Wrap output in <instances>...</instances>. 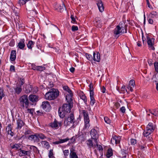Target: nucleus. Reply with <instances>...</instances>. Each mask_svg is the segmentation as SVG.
Listing matches in <instances>:
<instances>
[{"label": "nucleus", "instance_id": "37998d69", "mask_svg": "<svg viewBox=\"0 0 158 158\" xmlns=\"http://www.w3.org/2000/svg\"><path fill=\"white\" fill-rule=\"evenodd\" d=\"M69 140V139L68 138H67L65 139H59V142L60 143H63L64 142H65L67 141H68Z\"/></svg>", "mask_w": 158, "mask_h": 158}, {"label": "nucleus", "instance_id": "7ed1b4c3", "mask_svg": "<svg viewBox=\"0 0 158 158\" xmlns=\"http://www.w3.org/2000/svg\"><path fill=\"white\" fill-rule=\"evenodd\" d=\"M19 105L23 109L25 107L27 108L29 104V101L27 95H24L20 97L19 99Z\"/></svg>", "mask_w": 158, "mask_h": 158}, {"label": "nucleus", "instance_id": "dca6fc26", "mask_svg": "<svg viewBox=\"0 0 158 158\" xmlns=\"http://www.w3.org/2000/svg\"><path fill=\"white\" fill-rule=\"evenodd\" d=\"M17 46L20 49H23L25 46V40L24 39H20Z\"/></svg>", "mask_w": 158, "mask_h": 158}, {"label": "nucleus", "instance_id": "052dcab7", "mask_svg": "<svg viewBox=\"0 0 158 158\" xmlns=\"http://www.w3.org/2000/svg\"><path fill=\"white\" fill-rule=\"evenodd\" d=\"M110 142L113 145L116 144V142L114 136L110 140Z\"/></svg>", "mask_w": 158, "mask_h": 158}, {"label": "nucleus", "instance_id": "79ce46f5", "mask_svg": "<svg viewBox=\"0 0 158 158\" xmlns=\"http://www.w3.org/2000/svg\"><path fill=\"white\" fill-rule=\"evenodd\" d=\"M58 8L60 10V11H61V10L62 9L64 10L65 8L64 4L63 3H62L61 5H60L59 6H58Z\"/></svg>", "mask_w": 158, "mask_h": 158}, {"label": "nucleus", "instance_id": "6ab92c4d", "mask_svg": "<svg viewBox=\"0 0 158 158\" xmlns=\"http://www.w3.org/2000/svg\"><path fill=\"white\" fill-rule=\"evenodd\" d=\"M6 131H7V134L10 135L11 136L15 135L14 133L12 131L11 125L10 124L8 125L6 128Z\"/></svg>", "mask_w": 158, "mask_h": 158}, {"label": "nucleus", "instance_id": "9d476101", "mask_svg": "<svg viewBox=\"0 0 158 158\" xmlns=\"http://www.w3.org/2000/svg\"><path fill=\"white\" fill-rule=\"evenodd\" d=\"M73 104L71 105L70 103H67L63 105L62 110L66 113H69L71 111V108L72 107Z\"/></svg>", "mask_w": 158, "mask_h": 158}, {"label": "nucleus", "instance_id": "20e7f679", "mask_svg": "<svg viewBox=\"0 0 158 158\" xmlns=\"http://www.w3.org/2000/svg\"><path fill=\"white\" fill-rule=\"evenodd\" d=\"M120 23L119 25L117 26L114 30V33L116 35V36L120 34H122L127 32V25L126 24L124 27H120Z\"/></svg>", "mask_w": 158, "mask_h": 158}, {"label": "nucleus", "instance_id": "393cba45", "mask_svg": "<svg viewBox=\"0 0 158 158\" xmlns=\"http://www.w3.org/2000/svg\"><path fill=\"white\" fill-rule=\"evenodd\" d=\"M16 87L14 89L15 90V93L17 94H20L22 91L21 86L18 85L17 84H16Z\"/></svg>", "mask_w": 158, "mask_h": 158}, {"label": "nucleus", "instance_id": "e2e57ef3", "mask_svg": "<svg viewBox=\"0 0 158 158\" xmlns=\"http://www.w3.org/2000/svg\"><path fill=\"white\" fill-rule=\"evenodd\" d=\"M125 108L124 106H122L120 109V110L123 113H124L125 112Z\"/></svg>", "mask_w": 158, "mask_h": 158}, {"label": "nucleus", "instance_id": "0e129e2a", "mask_svg": "<svg viewBox=\"0 0 158 158\" xmlns=\"http://www.w3.org/2000/svg\"><path fill=\"white\" fill-rule=\"evenodd\" d=\"M71 18L72 19V22L74 23L76 22V20L74 18V16L73 15H71Z\"/></svg>", "mask_w": 158, "mask_h": 158}, {"label": "nucleus", "instance_id": "c756f323", "mask_svg": "<svg viewBox=\"0 0 158 158\" xmlns=\"http://www.w3.org/2000/svg\"><path fill=\"white\" fill-rule=\"evenodd\" d=\"M113 155L112 150L111 148H109L107 150L106 154V156L108 158H110Z\"/></svg>", "mask_w": 158, "mask_h": 158}, {"label": "nucleus", "instance_id": "b1692460", "mask_svg": "<svg viewBox=\"0 0 158 158\" xmlns=\"http://www.w3.org/2000/svg\"><path fill=\"white\" fill-rule=\"evenodd\" d=\"M16 51L15 50H12L10 53V59L11 61H14L16 58Z\"/></svg>", "mask_w": 158, "mask_h": 158}, {"label": "nucleus", "instance_id": "c9c22d12", "mask_svg": "<svg viewBox=\"0 0 158 158\" xmlns=\"http://www.w3.org/2000/svg\"><path fill=\"white\" fill-rule=\"evenodd\" d=\"M85 56L86 58L90 61H92L93 59V58L92 56L88 53H85Z\"/></svg>", "mask_w": 158, "mask_h": 158}, {"label": "nucleus", "instance_id": "6e6d98bb", "mask_svg": "<svg viewBox=\"0 0 158 158\" xmlns=\"http://www.w3.org/2000/svg\"><path fill=\"white\" fill-rule=\"evenodd\" d=\"M81 98L83 100V101L84 102L86 103L87 102V98L86 97V96L85 95H82L81 97Z\"/></svg>", "mask_w": 158, "mask_h": 158}, {"label": "nucleus", "instance_id": "3c124183", "mask_svg": "<svg viewBox=\"0 0 158 158\" xmlns=\"http://www.w3.org/2000/svg\"><path fill=\"white\" fill-rule=\"evenodd\" d=\"M34 112V109H27V113H28L33 115Z\"/></svg>", "mask_w": 158, "mask_h": 158}, {"label": "nucleus", "instance_id": "864d4df0", "mask_svg": "<svg viewBox=\"0 0 158 158\" xmlns=\"http://www.w3.org/2000/svg\"><path fill=\"white\" fill-rule=\"evenodd\" d=\"M136 140L134 139H130V143L131 145H135L136 143Z\"/></svg>", "mask_w": 158, "mask_h": 158}, {"label": "nucleus", "instance_id": "39448f33", "mask_svg": "<svg viewBox=\"0 0 158 158\" xmlns=\"http://www.w3.org/2000/svg\"><path fill=\"white\" fill-rule=\"evenodd\" d=\"M82 112L83 114L84 120V128H88L90 126V120L88 113L87 111L84 110H82Z\"/></svg>", "mask_w": 158, "mask_h": 158}, {"label": "nucleus", "instance_id": "cd10ccee", "mask_svg": "<svg viewBox=\"0 0 158 158\" xmlns=\"http://www.w3.org/2000/svg\"><path fill=\"white\" fill-rule=\"evenodd\" d=\"M15 15L17 16L16 17V19H17L16 21L15 19L14 20L15 22L16 25L17 26V24L18 26L19 25V24H21L20 21H19V17L18 16V13L17 12H15Z\"/></svg>", "mask_w": 158, "mask_h": 158}, {"label": "nucleus", "instance_id": "f704fd0d", "mask_svg": "<svg viewBox=\"0 0 158 158\" xmlns=\"http://www.w3.org/2000/svg\"><path fill=\"white\" fill-rule=\"evenodd\" d=\"M115 142L116 144H119L120 141L121 140V138L120 136H114Z\"/></svg>", "mask_w": 158, "mask_h": 158}, {"label": "nucleus", "instance_id": "412c9836", "mask_svg": "<svg viewBox=\"0 0 158 158\" xmlns=\"http://www.w3.org/2000/svg\"><path fill=\"white\" fill-rule=\"evenodd\" d=\"M93 60L95 61L99 62L100 60V54L99 52L96 54L95 52L93 53Z\"/></svg>", "mask_w": 158, "mask_h": 158}, {"label": "nucleus", "instance_id": "0eeeda50", "mask_svg": "<svg viewBox=\"0 0 158 158\" xmlns=\"http://www.w3.org/2000/svg\"><path fill=\"white\" fill-rule=\"evenodd\" d=\"M20 6L26 4V9H31V6H32L33 2L27 0H19L18 3Z\"/></svg>", "mask_w": 158, "mask_h": 158}, {"label": "nucleus", "instance_id": "c03bdc74", "mask_svg": "<svg viewBox=\"0 0 158 158\" xmlns=\"http://www.w3.org/2000/svg\"><path fill=\"white\" fill-rule=\"evenodd\" d=\"M135 84V81L134 80H132L130 81L128 85L131 86V87H134Z\"/></svg>", "mask_w": 158, "mask_h": 158}, {"label": "nucleus", "instance_id": "423d86ee", "mask_svg": "<svg viewBox=\"0 0 158 158\" xmlns=\"http://www.w3.org/2000/svg\"><path fill=\"white\" fill-rule=\"evenodd\" d=\"M155 125L151 123H150L146 127V131L143 132V135L144 136L147 137L152 132L155 128Z\"/></svg>", "mask_w": 158, "mask_h": 158}, {"label": "nucleus", "instance_id": "69168bd1", "mask_svg": "<svg viewBox=\"0 0 158 158\" xmlns=\"http://www.w3.org/2000/svg\"><path fill=\"white\" fill-rule=\"evenodd\" d=\"M30 148L31 149H33V150H37V148L34 146H31Z\"/></svg>", "mask_w": 158, "mask_h": 158}, {"label": "nucleus", "instance_id": "7c9ffc66", "mask_svg": "<svg viewBox=\"0 0 158 158\" xmlns=\"http://www.w3.org/2000/svg\"><path fill=\"white\" fill-rule=\"evenodd\" d=\"M25 83L24 79L23 78H20L19 79L18 81L17 84L22 86Z\"/></svg>", "mask_w": 158, "mask_h": 158}, {"label": "nucleus", "instance_id": "c85d7f7f", "mask_svg": "<svg viewBox=\"0 0 158 158\" xmlns=\"http://www.w3.org/2000/svg\"><path fill=\"white\" fill-rule=\"evenodd\" d=\"M94 94H93V93L92 92H91V93L90 94V104L93 106L94 105V102L95 100L94 99Z\"/></svg>", "mask_w": 158, "mask_h": 158}, {"label": "nucleus", "instance_id": "f8f14e48", "mask_svg": "<svg viewBox=\"0 0 158 158\" xmlns=\"http://www.w3.org/2000/svg\"><path fill=\"white\" fill-rule=\"evenodd\" d=\"M35 7H37L36 5L34 3V5L32 4V6H31V9L27 10L30 11V12L29 13L30 15L33 17L36 16L37 15V12L35 8Z\"/></svg>", "mask_w": 158, "mask_h": 158}, {"label": "nucleus", "instance_id": "1a4fd4ad", "mask_svg": "<svg viewBox=\"0 0 158 158\" xmlns=\"http://www.w3.org/2000/svg\"><path fill=\"white\" fill-rule=\"evenodd\" d=\"M62 125V122L58 121L56 119L49 124V126L54 129H57Z\"/></svg>", "mask_w": 158, "mask_h": 158}, {"label": "nucleus", "instance_id": "13d9d810", "mask_svg": "<svg viewBox=\"0 0 158 158\" xmlns=\"http://www.w3.org/2000/svg\"><path fill=\"white\" fill-rule=\"evenodd\" d=\"M10 71L12 72H15V69L14 66L11 65L10 66Z\"/></svg>", "mask_w": 158, "mask_h": 158}, {"label": "nucleus", "instance_id": "ddd939ff", "mask_svg": "<svg viewBox=\"0 0 158 158\" xmlns=\"http://www.w3.org/2000/svg\"><path fill=\"white\" fill-rule=\"evenodd\" d=\"M96 4L98 7L99 11L101 12H103L104 10V6L101 0H98L96 1Z\"/></svg>", "mask_w": 158, "mask_h": 158}, {"label": "nucleus", "instance_id": "774afa93", "mask_svg": "<svg viewBox=\"0 0 158 158\" xmlns=\"http://www.w3.org/2000/svg\"><path fill=\"white\" fill-rule=\"evenodd\" d=\"M14 44H15V43L13 42V41H11L9 44V46H11V47L13 46L14 45Z\"/></svg>", "mask_w": 158, "mask_h": 158}, {"label": "nucleus", "instance_id": "5701e85b", "mask_svg": "<svg viewBox=\"0 0 158 158\" xmlns=\"http://www.w3.org/2000/svg\"><path fill=\"white\" fill-rule=\"evenodd\" d=\"M38 96L35 95H31L29 96V100L33 102L38 101Z\"/></svg>", "mask_w": 158, "mask_h": 158}, {"label": "nucleus", "instance_id": "f03ea898", "mask_svg": "<svg viewBox=\"0 0 158 158\" xmlns=\"http://www.w3.org/2000/svg\"><path fill=\"white\" fill-rule=\"evenodd\" d=\"M59 95V92L58 90L52 89L45 94V97L46 100H52L57 98Z\"/></svg>", "mask_w": 158, "mask_h": 158}, {"label": "nucleus", "instance_id": "2f4dec72", "mask_svg": "<svg viewBox=\"0 0 158 158\" xmlns=\"http://www.w3.org/2000/svg\"><path fill=\"white\" fill-rule=\"evenodd\" d=\"M149 112L152 114L156 116H158V108L154 110L153 111L149 110Z\"/></svg>", "mask_w": 158, "mask_h": 158}, {"label": "nucleus", "instance_id": "8fccbe9b", "mask_svg": "<svg viewBox=\"0 0 158 158\" xmlns=\"http://www.w3.org/2000/svg\"><path fill=\"white\" fill-rule=\"evenodd\" d=\"M63 152L64 155L65 157H66L68 156L69 153V150H65L63 151Z\"/></svg>", "mask_w": 158, "mask_h": 158}, {"label": "nucleus", "instance_id": "9b49d317", "mask_svg": "<svg viewBox=\"0 0 158 158\" xmlns=\"http://www.w3.org/2000/svg\"><path fill=\"white\" fill-rule=\"evenodd\" d=\"M41 107L46 112L49 111L51 109V107L49 102L47 101L43 102Z\"/></svg>", "mask_w": 158, "mask_h": 158}, {"label": "nucleus", "instance_id": "de8ad7c7", "mask_svg": "<svg viewBox=\"0 0 158 158\" xmlns=\"http://www.w3.org/2000/svg\"><path fill=\"white\" fill-rule=\"evenodd\" d=\"M20 152L24 155H27L28 153H29V152L28 151L22 150L21 149H20Z\"/></svg>", "mask_w": 158, "mask_h": 158}, {"label": "nucleus", "instance_id": "a878e982", "mask_svg": "<svg viewBox=\"0 0 158 158\" xmlns=\"http://www.w3.org/2000/svg\"><path fill=\"white\" fill-rule=\"evenodd\" d=\"M40 143L42 145L44 148L48 149L50 147V145L47 141H42Z\"/></svg>", "mask_w": 158, "mask_h": 158}, {"label": "nucleus", "instance_id": "4468645a", "mask_svg": "<svg viewBox=\"0 0 158 158\" xmlns=\"http://www.w3.org/2000/svg\"><path fill=\"white\" fill-rule=\"evenodd\" d=\"M147 43L149 48H150L152 50H154L155 49V48L153 46L154 44L153 43V42L154 41V39H151L149 37H147Z\"/></svg>", "mask_w": 158, "mask_h": 158}, {"label": "nucleus", "instance_id": "2eb2a0df", "mask_svg": "<svg viewBox=\"0 0 158 158\" xmlns=\"http://www.w3.org/2000/svg\"><path fill=\"white\" fill-rule=\"evenodd\" d=\"M73 96V94L72 92L69 93L66 95V99L67 101V103H69L71 104H73V102L72 101V98Z\"/></svg>", "mask_w": 158, "mask_h": 158}, {"label": "nucleus", "instance_id": "473e14b6", "mask_svg": "<svg viewBox=\"0 0 158 158\" xmlns=\"http://www.w3.org/2000/svg\"><path fill=\"white\" fill-rule=\"evenodd\" d=\"M37 135L38 138L39 139H41L43 140L47 138V137L45 136L44 134L42 133H37Z\"/></svg>", "mask_w": 158, "mask_h": 158}, {"label": "nucleus", "instance_id": "4d7b16f0", "mask_svg": "<svg viewBox=\"0 0 158 158\" xmlns=\"http://www.w3.org/2000/svg\"><path fill=\"white\" fill-rule=\"evenodd\" d=\"M125 90H126V91L127 92V90L125 89V86L124 85H123L121 88V93H125Z\"/></svg>", "mask_w": 158, "mask_h": 158}, {"label": "nucleus", "instance_id": "ea45409f", "mask_svg": "<svg viewBox=\"0 0 158 158\" xmlns=\"http://www.w3.org/2000/svg\"><path fill=\"white\" fill-rule=\"evenodd\" d=\"M89 87L90 94L91 93V92H93V94H94V89L93 88V84L92 83H91L89 84Z\"/></svg>", "mask_w": 158, "mask_h": 158}, {"label": "nucleus", "instance_id": "bb28decb", "mask_svg": "<svg viewBox=\"0 0 158 158\" xmlns=\"http://www.w3.org/2000/svg\"><path fill=\"white\" fill-rule=\"evenodd\" d=\"M35 44V42L32 41V40L29 41L28 42V43L27 44V48L31 50Z\"/></svg>", "mask_w": 158, "mask_h": 158}, {"label": "nucleus", "instance_id": "a211bd4d", "mask_svg": "<svg viewBox=\"0 0 158 158\" xmlns=\"http://www.w3.org/2000/svg\"><path fill=\"white\" fill-rule=\"evenodd\" d=\"M69 158H78L77 153L75 152L74 149H71L69 154Z\"/></svg>", "mask_w": 158, "mask_h": 158}, {"label": "nucleus", "instance_id": "4c0bfd02", "mask_svg": "<svg viewBox=\"0 0 158 158\" xmlns=\"http://www.w3.org/2000/svg\"><path fill=\"white\" fill-rule=\"evenodd\" d=\"M48 157L49 158H54V157L53 156V150L52 149H51L49 150L48 153Z\"/></svg>", "mask_w": 158, "mask_h": 158}, {"label": "nucleus", "instance_id": "5fc2aeb1", "mask_svg": "<svg viewBox=\"0 0 158 158\" xmlns=\"http://www.w3.org/2000/svg\"><path fill=\"white\" fill-rule=\"evenodd\" d=\"M78 27L77 26L73 25L72 27V30L73 31H77L78 30Z\"/></svg>", "mask_w": 158, "mask_h": 158}, {"label": "nucleus", "instance_id": "58836bf2", "mask_svg": "<svg viewBox=\"0 0 158 158\" xmlns=\"http://www.w3.org/2000/svg\"><path fill=\"white\" fill-rule=\"evenodd\" d=\"M145 143L143 142V143H142L141 142L139 143V148L141 150H143L145 148Z\"/></svg>", "mask_w": 158, "mask_h": 158}, {"label": "nucleus", "instance_id": "4be33fe9", "mask_svg": "<svg viewBox=\"0 0 158 158\" xmlns=\"http://www.w3.org/2000/svg\"><path fill=\"white\" fill-rule=\"evenodd\" d=\"M17 126L16 129H20L24 125V123L23 121L20 119H19L17 120Z\"/></svg>", "mask_w": 158, "mask_h": 158}, {"label": "nucleus", "instance_id": "338daca9", "mask_svg": "<svg viewBox=\"0 0 158 158\" xmlns=\"http://www.w3.org/2000/svg\"><path fill=\"white\" fill-rule=\"evenodd\" d=\"M134 87H131V86L128 85L127 88L128 89H129L132 92L133 90V88Z\"/></svg>", "mask_w": 158, "mask_h": 158}, {"label": "nucleus", "instance_id": "e433bc0d", "mask_svg": "<svg viewBox=\"0 0 158 158\" xmlns=\"http://www.w3.org/2000/svg\"><path fill=\"white\" fill-rule=\"evenodd\" d=\"M5 96V94L3 92V89L2 88H0V99H2V98Z\"/></svg>", "mask_w": 158, "mask_h": 158}, {"label": "nucleus", "instance_id": "6e6552de", "mask_svg": "<svg viewBox=\"0 0 158 158\" xmlns=\"http://www.w3.org/2000/svg\"><path fill=\"white\" fill-rule=\"evenodd\" d=\"M90 135L91 136V139H93L96 143L97 146H98V143L97 141L98 137V134L96 130L94 129H92L91 130Z\"/></svg>", "mask_w": 158, "mask_h": 158}, {"label": "nucleus", "instance_id": "680f3d73", "mask_svg": "<svg viewBox=\"0 0 158 158\" xmlns=\"http://www.w3.org/2000/svg\"><path fill=\"white\" fill-rule=\"evenodd\" d=\"M31 131L30 130H27L25 131L24 132V134L25 135H27L30 134L31 133Z\"/></svg>", "mask_w": 158, "mask_h": 158}, {"label": "nucleus", "instance_id": "a18cd8bd", "mask_svg": "<svg viewBox=\"0 0 158 158\" xmlns=\"http://www.w3.org/2000/svg\"><path fill=\"white\" fill-rule=\"evenodd\" d=\"M104 120L106 123L107 124H110L111 123V121L110 120L109 118L107 117H105L104 118Z\"/></svg>", "mask_w": 158, "mask_h": 158}, {"label": "nucleus", "instance_id": "09e8293b", "mask_svg": "<svg viewBox=\"0 0 158 158\" xmlns=\"http://www.w3.org/2000/svg\"><path fill=\"white\" fill-rule=\"evenodd\" d=\"M154 66L156 71L158 72V62H155L154 63Z\"/></svg>", "mask_w": 158, "mask_h": 158}, {"label": "nucleus", "instance_id": "49530a36", "mask_svg": "<svg viewBox=\"0 0 158 158\" xmlns=\"http://www.w3.org/2000/svg\"><path fill=\"white\" fill-rule=\"evenodd\" d=\"M45 69V68L44 67L42 66H37V70L40 71H42Z\"/></svg>", "mask_w": 158, "mask_h": 158}, {"label": "nucleus", "instance_id": "bf43d9fd", "mask_svg": "<svg viewBox=\"0 0 158 158\" xmlns=\"http://www.w3.org/2000/svg\"><path fill=\"white\" fill-rule=\"evenodd\" d=\"M19 148H20V146L18 144H15L12 147V148L16 149H18Z\"/></svg>", "mask_w": 158, "mask_h": 158}, {"label": "nucleus", "instance_id": "72a5a7b5", "mask_svg": "<svg viewBox=\"0 0 158 158\" xmlns=\"http://www.w3.org/2000/svg\"><path fill=\"white\" fill-rule=\"evenodd\" d=\"M59 115L60 118H64L65 115V112H64L63 110H62V111H60L59 109L58 111Z\"/></svg>", "mask_w": 158, "mask_h": 158}, {"label": "nucleus", "instance_id": "603ef678", "mask_svg": "<svg viewBox=\"0 0 158 158\" xmlns=\"http://www.w3.org/2000/svg\"><path fill=\"white\" fill-rule=\"evenodd\" d=\"M122 154L123 157H126L127 155V151L123 150H122Z\"/></svg>", "mask_w": 158, "mask_h": 158}, {"label": "nucleus", "instance_id": "f3484780", "mask_svg": "<svg viewBox=\"0 0 158 158\" xmlns=\"http://www.w3.org/2000/svg\"><path fill=\"white\" fill-rule=\"evenodd\" d=\"M92 140L93 139H92L91 138L88 139L86 141V143L89 148H92L94 149L95 148L96 144L93 143Z\"/></svg>", "mask_w": 158, "mask_h": 158}, {"label": "nucleus", "instance_id": "f257e3e1", "mask_svg": "<svg viewBox=\"0 0 158 158\" xmlns=\"http://www.w3.org/2000/svg\"><path fill=\"white\" fill-rule=\"evenodd\" d=\"M80 120V119L79 118L75 119L73 114L71 113L67 117H66L64 122V125L67 126L72 124V127H74L79 123Z\"/></svg>", "mask_w": 158, "mask_h": 158}, {"label": "nucleus", "instance_id": "aec40b11", "mask_svg": "<svg viewBox=\"0 0 158 158\" xmlns=\"http://www.w3.org/2000/svg\"><path fill=\"white\" fill-rule=\"evenodd\" d=\"M29 139L33 140L34 142H38L40 140L38 139L37 133L35 134L34 135H30L28 137Z\"/></svg>", "mask_w": 158, "mask_h": 158}, {"label": "nucleus", "instance_id": "a19ab883", "mask_svg": "<svg viewBox=\"0 0 158 158\" xmlns=\"http://www.w3.org/2000/svg\"><path fill=\"white\" fill-rule=\"evenodd\" d=\"M63 89L68 92V93H71L72 92V91L69 89V87L67 86H64L63 87Z\"/></svg>", "mask_w": 158, "mask_h": 158}]
</instances>
